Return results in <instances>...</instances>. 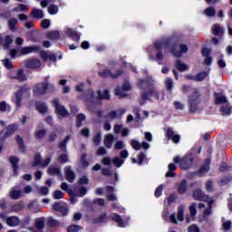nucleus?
Segmentation results:
<instances>
[{"instance_id":"nucleus-37","label":"nucleus","mask_w":232,"mask_h":232,"mask_svg":"<svg viewBox=\"0 0 232 232\" xmlns=\"http://www.w3.org/2000/svg\"><path fill=\"white\" fill-rule=\"evenodd\" d=\"M98 99L100 100H108L110 99V92L108 90H104L103 92L101 91H97Z\"/></svg>"},{"instance_id":"nucleus-61","label":"nucleus","mask_w":232,"mask_h":232,"mask_svg":"<svg viewBox=\"0 0 232 232\" xmlns=\"http://www.w3.org/2000/svg\"><path fill=\"white\" fill-rule=\"evenodd\" d=\"M44 135H46V130H39L34 132V137L37 139H44Z\"/></svg>"},{"instance_id":"nucleus-36","label":"nucleus","mask_w":232,"mask_h":232,"mask_svg":"<svg viewBox=\"0 0 232 232\" xmlns=\"http://www.w3.org/2000/svg\"><path fill=\"white\" fill-rule=\"evenodd\" d=\"M188 189V181L186 179H183L179 186L178 187V191L181 195L186 193V190Z\"/></svg>"},{"instance_id":"nucleus-48","label":"nucleus","mask_w":232,"mask_h":232,"mask_svg":"<svg viewBox=\"0 0 232 232\" xmlns=\"http://www.w3.org/2000/svg\"><path fill=\"white\" fill-rule=\"evenodd\" d=\"M9 160H10V163L12 164L13 169H14V171L15 173L17 171V169H18L17 164L19 163V159L16 158V157H11L9 159Z\"/></svg>"},{"instance_id":"nucleus-14","label":"nucleus","mask_w":232,"mask_h":232,"mask_svg":"<svg viewBox=\"0 0 232 232\" xmlns=\"http://www.w3.org/2000/svg\"><path fill=\"white\" fill-rule=\"evenodd\" d=\"M155 84V81L151 77H147L146 80H139L138 86L141 90H146L148 86H153Z\"/></svg>"},{"instance_id":"nucleus-58","label":"nucleus","mask_w":232,"mask_h":232,"mask_svg":"<svg viewBox=\"0 0 232 232\" xmlns=\"http://www.w3.org/2000/svg\"><path fill=\"white\" fill-rule=\"evenodd\" d=\"M0 110L1 111H10L11 107L6 102H0Z\"/></svg>"},{"instance_id":"nucleus-56","label":"nucleus","mask_w":232,"mask_h":232,"mask_svg":"<svg viewBox=\"0 0 232 232\" xmlns=\"http://www.w3.org/2000/svg\"><path fill=\"white\" fill-rule=\"evenodd\" d=\"M189 213L191 217H195L197 215V203L193 202L191 205L188 207Z\"/></svg>"},{"instance_id":"nucleus-26","label":"nucleus","mask_w":232,"mask_h":232,"mask_svg":"<svg viewBox=\"0 0 232 232\" xmlns=\"http://www.w3.org/2000/svg\"><path fill=\"white\" fill-rule=\"evenodd\" d=\"M124 113H126L125 110H123L121 113H119L115 111H111L107 114V119L109 121H115V119H119L121 115H124Z\"/></svg>"},{"instance_id":"nucleus-54","label":"nucleus","mask_w":232,"mask_h":232,"mask_svg":"<svg viewBox=\"0 0 232 232\" xmlns=\"http://www.w3.org/2000/svg\"><path fill=\"white\" fill-rule=\"evenodd\" d=\"M25 10H28V6L23 4H19L13 9V12H25Z\"/></svg>"},{"instance_id":"nucleus-24","label":"nucleus","mask_w":232,"mask_h":232,"mask_svg":"<svg viewBox=\"0 0 232 232\" xmlns=\"http://www.w3.org/2000/svg\"><path fill=\"white\" fill-rule=\"evenodd\" d=\"M36 110L44 115V113H48V105L46 103L42 102H36Z\"/></svg>"},{"instance_id":"nucleus-62","label":"nucleus","mask_w":232,"mask_h":232,"mask_svg":"<svg viewBox=\"0 0 232 232\" xmlns=\"http://www.w3.org/2000/svg\"><path fill=\"white\" fill-rule=\"evenodd\" d=\"M16 79L18 81H20V82H23L24 81H26V76L24 75V73H23V70H19L16 75Z\"/></svg>"},{"instance_id":"nucleus-42","label":"nucleus","mask_w":232,"mask_h":232,"mask_svg":"<svg viewBox=\"0 0 232 232\" xmlns=\"http://www.w3.org/2000/svg\"><path fill=\"white\" fill-rule=\"evenodd\" d=\"M60 35L61 34H59L58 31H51L46 34L47 39H51L52 41H55L56 39H59Z\"/></svg>"},{"instance_id":"nucleus-22","label":"nucleus","mask_w":232,"mask_h":232,"mask_svg":"<svg viewBox=\"0 0 232 232\" xmlns=\"http://www.w3.org/2000/svg\"><path fill=\"white\" fill-rule=\"evenodd\" d=\"M110 217L106 213L102 214L99 218L92 219V224H104L108 222Z\"/></svg>"},{"instance_id":"nucleus-18","label":"nucleus","mask_w":232,"mask_h":232,"mask_svg":"<svg viewBox=\"0 0 232 232\" xmlns=\"http://www.w3.org/2000/svg\"><path fill=\"white\" fill-rule=\"evenodd\" d=\"M41 48L39 46H25L20 50L22 55H28V53H34V52H39Z\"/></svg>"},{"instance_id":"nucleus-45","label":"nucleus","mask_w":232,"mask_h":232,"mask_svg":"<svg viewBox=\"0 0 232 232\" xmlns=\"http://www.w3.org/2000/svg\"><path fill=\"white\" fill-rule=\"evenodd\" d=\"M184 209H185V207L184 205H180L179 208H178V220H179L180 222H182V220H184Z\"/></svg>"},{"instance_id":"nucleus-50","label":"nucleus","mask_w":232,"mask_h":232,"mask_svg":"<svg viewBox=\"0 0 232 232\" xmlns=\"http://www.w3.org/2000/svg\"><path fill=\"white\" fill-rule=\"evenodd\" d=\"M115 95H117V97H120V99H122L123 97H126V91H124L122 87H117L115 89Z\"/></svg>"},{"instance_id":"nucleus-40","label":"nucleus","mask_w":232,"mask_h":232,"mask_svg":"<svg viewBox=\"0 0 232 232\" xmlns=\"http://www.w3.org/2000/svg\"><path fill=\"white\" fill-rule=\"evenodd\" d=\"M48 14H50V15H57V14H59V6H57V5H50L48 6Z\"/></svg>"},{"instance_id":"nucleus-20","label":"nucleus","mask_w":232,"mask_h":232,"mask_svg":"<svg viewBox=\"0 0 232 232\" xmlns=\"http://www.w3.org/2000/svg\"><path fill=\"white\" fill-rule=\"evenodd\" d=\"M47 173L52 176L56 175L57 177H63L61 174V168L56 165H51L47 170Z\"/></svg>"},{"instance_id":"nucleus-55","label":"nucleus","mask_w":232,"mask_h":232,"mask_svg":"<svg viewBox=\"0 0 232 232\" xmlns=\"http://www.w3.org/2000/svg\"><path fill=\"white\" fill-rule=\"evenodd\" d=\"M212 32L214 35H222V28L220 25L214 24L212 27Z\"/></svg>"},{"instance_id":"nucleus-17","label":"nucleus","mask_w":232,"mask_h":232,"mask_svg":"<svg viewBox=\"0 0 232 232\" xmlns=\"http://www.w3.org/2000/svg\"><path fill=\"white\" fill-rule=\"evenodd\" d=\"M6 224L9 227H17L21 225V219L18 217L12 216L6 218Z\"/></svg>"},{"instance_id":"nucleus-28","label":"nucleus","mask_w":232,"mask_h":232,"mask_svg":"<svg viewBox=\"0 0 232 232\" xmlns=\"http://www.w3.org/2000/svg\"><path fill=\"white\" fill-rule=\"evenodd\" d=\"M203 14L206 17H215V15H217V9L213 6H209L204 10Z\"/></svg>"},{"instance_id":"nucleus-33","label":"nucleus","mask_w":232,"mask_h":232,"mask_svg":"<svg viewBox=\"0 0 232 232\" xmlns=\"http://www.w3.org/2000/svg\"><path fill=\"white\" fill-rule=\"evenodd\" d=\"M18 20L16 18L10 19L8 21V28L11 32H16Z\"/></svg>"},{"instance_id":"nucleus-9","label":"nucleus","mask_w":232,"mask_h":232,"mask_svg":"<svg viewBox=\"0 0 232 232\" xmlns=\"http://www.w3.org/2000/svg\"><path fill=\"white\" fill-rule=\"evenodd\" d=\"M192 197L194 200H199L202 202H208V200H209V197L204 194V192L200 188L195 189L192 193Z\"/></svg>"},{"instance_id":"nucleus-51","label":"nucleus","mask_w":232,"mask_h":232,"mask_svg":"<svg viewBox=\"0 0 232 232\" xmlns=\"http://www.w3.org/2000/svg\"><path fill=\"white\" fill-rule=\"evenodd\" d=\"M42 55L45 60L49 59L50 61H53V63L57 61V56L53 53H43Z\"/></svg>"},{"instance_id":"nucleus-3","label":"nucleus","mask_w":232,"mask_h":232,"mask_svg":"<svg viewBox=\"0 0 232 232\" xmlns=\"http://www.w3.org/2000/svg\"><path fill=\"white\" fill-rule=\"evenodd\" d=\"M54 90H55V85L50 82H43V83H38L34 87V93H35V95H44L46 92H53Z\"/></svg>"},{"instance_id":"nucleus-46","label":"nucleus","mask_w":232,"mask_h":232,"mask_svg":"<svg viewBox=\"0 0 232 232\" xmlns=\"http://www.w3.org/2000/svg\"><path fill=\"white\" fill-rule=\"evenodd\" d=\"M23 203H17L14 205H11V211L13 213H19V211H23Z\"/></svg>"},{"instance_id":"nucleus-13","label":"nucleus","mask_w":232,"mask_h":232,"mask_svg":"<svg viewBox=\"0 0 232 232\" xmlns=\"http://www.w3.org/2000/svg\"><path fill=\"white\" fill-rule=\"evenodd\" d=\"M53 211H58L59 213H62L63 217H66L68 215V208H66V205L64 203L56 202L53 205Z\"/></svg>"},{"instance_id":"nucleus-7","label":"nucleus","mask_w":232,"mask_h":232,"mask_svg":"<svg viewBox=\"0 0 232 232\" xmlns=\"http://www.w3.org/2000/svg\"><path fill=\"white\" fill-rule=\"evenodd\" d=\"M102 164H104V166H110V164H111V162H112V164H114V166H116L117 168H121V166H122V164H124V160H121L119 157H115L112 160L106 157L102 160Z\"/></svg>"},{"instance_id":"nucleus-41","label":"nucleus","mask_w":232,"mask_h":232,"mask_svg":"<svg viewBox=\"0 0 232 232\" xmlns=\"http://www.w3.org/2000/svg\"><path fill=\"white\" fill-rule=\"evenodd\" d=\"M72 139V135H67L65 137L64 140H63L60 144H59V148H61V150H63V151H66V144H68V142H70V140Z\"/></svg>"},{"instance_id":"nucleus-34","label":"nucleus","mask_w":232,"mask_h":232,"mask_svg":"<svg viewBox=\"0 0 232 232\" xmlns=\"http://www.w3.org/2000/svg\"><path fill=\"white\" fill-rule=\"evenodd\" d=\"M176 67L179 72H186V71L189 70V66L183 63L180 60L176 61Z\"/></svg>"},{"instance_id":"nucleus-38","label":"nucleus","mask_w":232,"mask_h":232,"mask_svg":"<svg viewBox=\"0 0 232 232\" xmlns=\"http://www.w3.org/2000/svg\"><path fill=\"white\" fill-rule=\"evenodd\" d=\"M177 169V166L173 163L169 164V171L166 173L165 177L169 178V177H175V171Z\"/></svg>"},{"instance_id":"nucleus-15","label":"nucleus","mask_w":232,"mask_h":232,"mask_svg":"<svg viewBox=\"0 0 232 232\" xmlns=\"http://www.w3.org/2000/svg\"><path fill=\"white\" fill-rule=\"evenodd\" d=\"M166 137L169 140H172L174 144H179V142H180V135L175 134V132L171 129L167 130Z\"/></svg>"},{"instance_id":"nucleus-44","label":"nucleus","mask_w":232,"mask_h":232,"mask_svg":"<svg viewBox=\"0 0 232 232\" xmlns=\"http://www.w3.org/2000/svg\"><path fill=\"white\" fill-rule=\"evenodd\" d=\"M12 43H14V37L12 35H6L3 43L4 48H10Z\"/></svg>"},{"instance_id":"nucleus-2","label":"nucleus","mask_w":232,"mask_h":232,"mask_svg":"<svg viewBox=\"0 0 232 232\" xmlns=\"http://www.w3.org/2000/svg\"><path fill=\"white\" fill-rule=\"evenodd\" d=\"M198 102H200V92L195 90L193 93L188 97V108L190 113H195V111H197V106H198Z\"/></svg>"},{"instance_id":"nucleus-16","label":"nucleus","mask_w":232,"mask_h":232,"mask_svg":"<svg viewBox=\"0 0 232 232\" xmlns=\"http://www.w3.org/2000/svg\"><path fill=\"white\" fill-rule=\"evenodd\" d=\"M149 97H155L157 100L160 99V94L157 92L156 88H152L149 91V93L143 92L141 93V99L143 101H148Z\"/></svg>"},{"instance_id":"nucleus-52","label":"nucleus","mask_w":232,"mask_h":232,"mask_svg":"<svg viewBox=\"0 0 232 232\" xmlns=\"http://www.w3.org/2000/svg\"><path fill=\"white\" fill-rule=\"evenodd\" d=\"M82 229V227L79 225H71L67 227V232H79Z\"/></svg>"},{"instance_id":"nucleus-29","label":"nucleus","mask_w":232,"mask_h":232,"mask_svg":"<svg viewBox=\"0 0 232 232\" xmlns=\"http://www.w3.org/2000/svg\"><path fill=\"white\" fill-rule=\"evenodd\" d=\"M209 162L210 160H207L206 163L199 169L198 170L199 177L206 175V173L209 171Z\"/></svg>"},{"instance_id":"nucleus-19","label":"nucleus","mask_w":232,"mask_h":232,"mask_svg":"<svg viewBox=\"0 0 232 232\" xmlns=\"http://www.w3.org/2000/svg\"><path fill=\"white\" fill-rule=\"evenodd\" d=\"M64 173H65V179L68 180V182H74L75 180V172L72 170V167H66L64 169Z\"/></svg>"},{"instance_id":"nucleus-30","label":"nucleus","mask_w":232,"mask_h":232,"mask_svg":"<svg viewBox=\"0 0 232 232\" xmlns=\"http://www.w3.org/2000/svg\"><path fill=\"white\" fill-rule=\"evenodd\" d=\"M104 145L108 150H111V146H113V136L112 134H106L104 139Z\"/></svg>"},{"instance_id":"nucleus-59","label":"nucleus","mask_w":232,"mask_h":232,"mask_svg":"<svg viewBox=\"0 0 232 232\" xmlns=\"http://www.w3.org/2000/svg\"><path fill=\"white\" fill-rule=\"evenodd\" d=\"M15 140L22 151H24V141H23V138L21 136H16Z\"/></svg>"},{"instance_id":"nucleus-60","label":"nucleus","mask_w":232,"mask_h":232,"mask_svg":"<svg viewBox=\"0 0 232 232\" xmlns=\"http://www.w3.org/2000/svg\"><path fill=\"white\" fill-rule=\"evenodd\" d=\"M53 197L55 200H59V199L63 198V197H64V193L61 190H55L53 193Z\"/></svg>"},{"instance_id":"nucleus-49","label":"nucleus","mask_w":232,"mask_h":232,"mask_svg":"<svg viewBox=\"0 0 232 232\" xmlns=\"http://www.w3.org/2000/svg\"><path fill=\"white\" fill-rule=\"evenodd\" d=\"M10 197L14 200H17L21 197V190H17V189L13 188L10 191Z\"/></svg>"},{"instance_id":"nucleus-4","label":"nucleus","mask_w":232,"mask_h":232,"mask_svg":"<svg viewBox=\"0 0 232 232\" xmlns=\"http://www.w3.org/2000/svg\"><path fill=\"white\" fill-rule=\"evenodd\" d=\"M168 43V38H162L154 42V50H157L156 59L157 61H162L164 59V54L162 53V48H166V44Z\"/></svg>"},{"instance_id":"nucleus-5","label":"nucleus","mask_w":232,"mask_h":232,"mask_svg":"<svg viewBox=\"0 0 232 232\" xmlns=\"http://www.w3.org/2000/svg\"><path fill=\"white\" fill-rule=\"evenodd\" d=\"M30 92V88L22 87L13 98V101L16 104L17 108H21L22 102H23V95H28V92Z\"/></svg>"},{"instance_id":"nucleus-39","label":"nucleus","mask_w":232,"mask_h":232,"mask_svg":"<svg viewBox=\"0 0 232 232\" xmlns=\"http://www.w3.org/2000/svg\"><path fill=\"white\" fill-rule=\"evenodd\" d=\"M86 121V116L83 113H80L76 116V126L77 128H81L82 126V122Z\"/></svg>"},{"instance_id":"nucleus-63","label":"nucleus","mask_w":232,"mask_h":232,"mask_svg":"<svg viewBox=\"0 0 232 232\" xmlns=\"http://www.w3.org/2000/svg\"><path fill=\"white\" fill-rule=\"evenodd\" d=\"M165 86L167 90H172L173 89V80L171 78H167L165 81Z\"/></svg>"},{"instance_id":"nucleus-10","label":"nucleus","mask_w":232,"mask_h":232,"mask_svg":"<svg viewBox=\"0 0 232 232\" xmlns=\"http://www.w3.org/2000/svg\"><path fill=\"white\" fill-rule=\"evenodd\" d=\"M121 73V71H117L116 72H113V71L110 69H105L104 71L100 72L99 75L103 79H106L108 77H111V79H117V77H120Z\"/></svg>"},{"instance_id":"nucleus-64","label":"nucleus","mask_w":232,"mask_h":232,"mask_svg":"<svg viewBox=\"0 0 232 232\" xmlns=\"http://www.w3.org/2000/svg\"><path fill=\"white\" fill-rule=\"evenodd\" d=\"M144 159H146V153L140 152L138 155V164H139V166H142V162H144Z\"/></svg>"},{"instance_id":"nucleus-1","label":"nucleus","mask_w":232,"mask_h":232,"mask_svg":"<svg viewBox=\"0 0 232 232\" xmlns=\"http://www.w3.org/2000/svg\"><path fill=\"white\" fill-rule=\"evenodd\" d=\"M166 48L169 51L170 53L174 55V57H181L182 53H188V45L185 44H179V51H176L177 43H179V38L175 36H171L167 38Z\"/></svg>"},{"instance_id":"nucleus-53","label":"nucleus","mask_w":232,"mask_h":232,"mask_svg":"<svg viewBox=\"0 0 232 232\" xmlns=\"http://www.w3.org/2000/svg\"><path fill=\"white\" fill-rule=\"evenodd\" d=\"M130 145L133 148V150H136V151H139L141 150V144L140 142H139V140H132L130 141Z\"/></svg>"},{"instance_id":"nucleus-21","label":"nucleus","mask_w":232,"mask_h":232,"mask_svg":"<svg viewBox=\"0 0 232 232\" xmlns=\"http://www.w3.org/2000/svg\"><path fill=\"white\" fill-rule=\"evenodd\" d=\"M30 17H33V19H44V13L41 9H33L31 11Z\"/></svg>"},{"instance_id":"nucleus-27","label":"nucleus","mask_w":232,"mask_h":232,"mask_svg":"<svg viewBox=\"0 0 232 232\" xmlns=\"http://www.w3.org/2000/svg\"><path fill=\"white\" fill-rule=\"evenodd\" d=\"M213 200H208V208L205 209L203 212L204 220H208L209 216L213 213V210H211V208H213Z\"/></svg>"},{"instance_id":"nucleus-23","label":"nucleus","mask_w":232,"mask_h":232,"mask_svg":"<svg viewBox=\"0 0 232 232\" xmlns=\"http://www.w3.org/2000/svg\"><path fill=\"white\" fill-rule=\"evenodd\" d=\"M65 34L68 35V37H72V39L81 41V34H79V33H76L75 30L72 29V28H66Z\"/></svg>"},{"instance_id":"nucleus-25","label":"nucleus","mask_w":232,"mask_h":232,"mask_svg":"<svg viewBox=\"0 0 232 232\" xmlns=\"http://www.w3.org/2000/svg\"><path fill=\"white\" fill-rule=\"evenodd\" d=\"M221 115L229 116L232 113V107L229 103L222 104L220 108Z\"/></svg>"},{"instance_id":"nucleus-6","label":"nucleus","mask_w":232,"mask_h":232,"mask_svg":"<svg viewBox=\"0 0 232 232\" xmlns=\"http://www.w3.org/2000/svg\"><path fill=\"white\" fill-rule=\"evenodd\" d=\"M52 104L53 108H55V111L60 117H66L68 115V110L61 102L58 99H54L52 101Z\"/></svg>"},{"instance_id":"nucleus-8","label":"nucleus","mask_w":232,"mask_h":232,"mask_svg":"<svg viewBox=\"0 0 232 232\" xmlns=\"http://www.w3.org/2000/svg\"><path fill=\"white\" fill-rule=\"evenodd\" d=\"M17 130H19V125L15 123L7 126V130L5 133V131L0 132V142H3V140H5V135L7 136L14 135V133H15Z\"/></svg>"},{"instance_id":"nucleus-47","label":"nucleus","mask_w":232,"mask_h":232,"mask_svg":"<svg viewBox=\"0 0 232 232\" xmlns=\"http://www.w3.org/2000/svg\"><path fill=\"white\" fill-rule=\"evenodd\" d=\"M35 227L39 230L44 229V218H39L35 220Z\"/></svg>"},{"instance_id":"nucleus-35","label":"nucleus","mask_w":232,"mask_h":232,"mask_svg":"<svg viewBox=\"0 0 232 232\" xmlns=\"http://www.w3.org/2000/svg\"><path fill=\"white\" fill-rule=\"evenodd\" d=\"M227 98L225 95L218 94L216 97V104H228Z\"/></svg>"},{"instance_id":"nucleus-32","label":"nucleus","mask_w":232,"mask_h":232,"mask_svg":"<svg viewBox=\"0 0 232 232\" xmlns=\"http://www.w3.org/2000/svg\"><path fill=\"white\" fill-rule=\"evenodd\" d=\"M28 208L33 213H39V211H41V206L37 205L35 200L31 201L28 205Z\"/></svg>"},{"instance_id":"nucleus-57","label":"nucleus","mask_w":232,"mask_h":232,"mask_svg":"<svg viewBox=\"0 0 232 232\" xmlns=\"http://www.w3.org/2000/svg\"><path fill=\"white\" fill-rule=\"evenodd\" d=\"M43 164V160L41 159V154H36L34 157V162L33 163L34 168L35 166H42Z\"/></svg>"},{"instance_id":"nucleus-12","label":"nucleus","mask_w":232,"mask_h":232,"mask_svg":"<svg viewBox=\"0 0 232 232\" xmlns=\"http://www.w3.org/2000/svg\"><path fill=\"white\" fill-rule=\"evenodd\" d=\"M193 164V155L188 154L180 160V168L182 169H189Z\"/></svg>"},{"instance_id":"nucleus-11","label":"nucleus","mask_w":232,"mask_h":232,"mask_svg":"<svg viewBox=\"0 0 232 232\" xmlns=\"http://www.w3.org/2000/svg\"><path fill=\"white\" fill-rule=\"evenodd\" d=\"M24 66L25 68H30L31 70H36L37 68H41V61L37 59H29L23 62Z\"/></svg>"},{"instance_id":"nucleus-43","label":"nucleus","mask_w":232,"mask_h":232,"mask_svg":"<svg viewBox=\"0 0 232 232\" xmlns=\"http://www.w3.org/2000/svg\"><path fill=\"white\" fill-rule=\"evenodd\" d=\"M209 75V72H201L198 74H196V81L198 82H200L202 81H205V79Z\"/></svg>"},{"instance_id":"nucleus-31","label":"nucleus","mask_w":232,"mask_h":232,"mask_svg":"<svg viewBox=\"0 0 232 232\" xmlns=\"http://www.w3.org/2000/svg\"><path fill=\"white\" fill-rule=\"evenodd\" d=\"M111 220H114V222H117L119 227H124V221L122 220V218L117 214H112L110 216Z\"/></svg>"}]
</instances>
